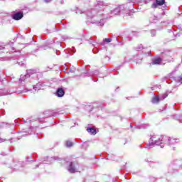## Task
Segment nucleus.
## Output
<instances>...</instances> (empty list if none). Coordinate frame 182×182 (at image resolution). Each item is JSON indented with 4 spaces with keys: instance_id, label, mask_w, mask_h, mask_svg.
Wrapping results in <instances>:
<instances>
[{
    "instance_id": "1",
    "label": "nucleus",
    "mask_w": 182,
    "mask_h": 182,
    "mask_svg": "<svg viewBox=\"0 0 182 182\" xmlns=\"http://www.w3.org/2000/svg\"><path fill=\"white\" fill-rule=\"evenodd\" d=\"M140 4V0H128L126 4H121L117 8L111 10L109 13L105 11H109L107 4L105 1H97L95 6L91 10L86 12L82 10H77L76 14H85L87 19H91L90 23L97 25V26H103L106 23L107 19H110L114 15H122L124 18L131 16L134 14V5Z\"/></svg>"
},
{
    "instance_id": "2",
    "label": "nucleus",
    "mask_w": 182,
    "mask_h": 182,
    "mask_svg": "<svg viewBox=\"0 0 182 182\" xmlns=\"http://www.w3.org/2000/svg\"><path fill=\"white\" fill-rule=\"evenodd\" d=\"M168 140L167 136L153 135L150 137L149 143L146 144L145 149H153L155 146H160L161 149L164 148V141Z\"/></svg>"
},
{
    "instance_id": "3",
    "label": "nucleus",
    "mask_w": 182,
    "mask_h": 182,
    "mask_svg": "<svg viewBox=\"0 0 182 182\" xmlns=\"http://www.w3.org/2000/svg\"><path fill=\"white\" fill-rule=\"evenodd\" d=\"M26 73L28 77H33L36 80H39L43 76V73L41 72L38 68L27 70Z\"/></svg>"
},
{
    "instance_id": "4",
    "label": "nucleus",
    "mask_w": 182,
    "mask_h": 182,
    "mask_svg": "<svg viewBox=\"0 0 182 182\" xmlns=\"http://www.w3.org/2000/svg\"><path fill=\"white\" fill-rule=\"evenodd\" d=\"M173 56H174V53L169 50H164L161 53V58L164 62H173Z\"/></svg>"
},
{
    "instance_id": "5",
    "label": "nucleus",
    "mask_w": 182,
    "mask_h": 182,
    "mask_svg": "<svg viewBox=\"0 0 182 182\" xmlns=\"http://www.w3.org/2000/svg\"><path fill=\"white\" fill-rule=\"evenodd\" d=\"M62 158H59L58 156H53V157H45L43 159L40 160V164L36 165V168L39 167L41 164H50L53 161H62Z\"/></svg>"
},
{
    "instance_id": "6",
    "label": "nucleus",
    "mask_w": 182,
    "mask_h": 182,
    "mask_svg": "<svg viewBox=\"0 0 182 182\" xmlns=\"http://www.w3.org/2000/svg\"><path fill=\"white\" fill-rule=\"evenodd\" d=\"M68 171L69 173H80V167L79 166V164L77 161H71L68 162Z\"/></svg>"
},
{
    "instance_id": "7",
    "label": "nucleus",
    "mask_w": 182,
    "mask_h": 182,
    "mask_svg": "<svg viewBox=\"0 0 182 182\" xmlns=\"http://www.w3.org/2000/svg\"><path fill=\"white\" fill-rule=\"evenodd\" d=\"M55 96H57V97H63V96H65V89L62 87H58L56 90Z\"/></svg>"
},
{
    "instance_id": "8",
    "label": "nucleus",
    "mask_w": 182,
    "mask_h": 182,
    "mask_svg": "<svg viewBox=\"0 0 182 182\" xmlns=\"http://www.w3.org/2000/svg\"><path fill=\"white\" fill-rule=\"evenodd\" d=\"M167 139L166 141H164V144H167L168 146H173V144H176L177 143V139H171L168 136H167Z\"/></svg>"
},
{
    "instance_id": "9",
    "label": "nucleus",
    "mask_w": 182,
    "mask_h": 182,
    "mask_svg": "<svg viewBox=\"0 0 182 182\" xmlns=\"http://www.w3.org/2000/svg\"><path fill=\"white\" fill-rule=\"evenodd\" d=\"M23 18V13L22 12H17L12 15V18L14 21H21Z\"/></svg>"
},
{
    "instance_id": "10",
    "label": "nucleus",
    "mask_w": 182,
    "mask_h": 182,
    "mask_svg": "<svg viewBox=\"0 0 182 182\" xmlns=\"http://www.w3.org/2000/svg\"><path fill=\"white\" fill-rule=\"evenodd\" d=\"M84 75H86L88 77H90L92 76H98L99 75V72L97 70H94V71H85L83 73Z\"/></svg>"
},
{
    "instance_id": "11",
    "label": "nucleus",
    "mask_w": 182,
    "mask_h": 182,
    "mask_svg": "<svg viewBox=\"0 0 182 182\" xmlns=\"http://www.w3.org/2000/svg\"><path fill=\"white\" fill-rule=\"evenodd\" d=\"M45 117H50L53 116L54 117L58 116V112H55V111L52 110H47L44 112Z\"/></svg>"
},
{
    "instance_id": "12",
    "label": "nucleus",
    "mask_w": 182,
    "mask_h": 182,
    "mask_svg": "<svg viewBox=\"0 0 182 182\" xmlns=\"http://www.w3.org/2000/svg\"><path fill=\"white\" fill-rule=\"evenodd\" d=\"M43 82H38L36 85L33 86V93H36L37 90H41V87H43Z\"/></svg>"
},
{
    "instance_id": "13",
    "label": "nucleus",
    "mask_w": 182,
    "mask_h": 182,
    "mask_svg": "<svg viewBox=\"0 0 182 182\" xmlns=\"http://www.w3.org/2000/svg\"><path fill=\"white\" fill-rule=\"evenodd\" d=\"M133 60L134 62H136V63H141V60H143V55H134Z\"/></svg>"
},
{
    "instance_id": "14",
    "label": "nucleus",
    "mask_w": 182,
    "mask_h": 182,
    "mask_svg": "<svg viewBox=\"0 0 182 182\" xmlns=\"http://www.w3.org/2000/svg\"><path fill=\"white\" fill-rule=\"evenodd\" d=\"M163 58H154L152 62H151V65H161L163 62Z\"/></svg>"
},
{
    "instance_id": "15",
    "label": "nucleus",
    "mask_w": 182,
    "mask_h": 182,
    "mask_svg": "<svg viewBox=\"0 0 182 182\" xmlns=\"http://www.w3.org/2000/svg\"><path fill=\"white\" fill-rule=\"evenodd\" d=\"M28 77H29V76L28 75L27 73L26 75H21L20 76L19 83H22V82H25V80H26Z\"/></svg>"
},
{
    "instance_id": "16",
    "label": "nucleus",
    "mask_w": 182,
    "mask_h": 182,
    "mask_svg": "<svg viewBox=\"0 0 182 182\" xmlns=\"http://www.w3.org/2000/svg\"><path fill=\"white\" fill-rule=\"evenodd\" d=\"M112 42V38H105L102 42L100 43L101 46H105L106 43H110Z\"/></svg>"
},
{
    "instance_id": "17",
    "label": "nucleus",
    "mask_w": 182,
    "mask_h": 182,
    "mask_svg": "<svg viewBox=\"0 0 182 182\" xmlns=\"http://www.w3.org/2000/svg\"><path fill=\"white\" fill-rule=\"evenodd\" d=\"M159 21V18L156 16H152L151 17L149 18V22L151 23H156Z\"/></svg>"
},
{
    "instance_id": "18",
    "label": "nucleus",
    "mask_w": 182,
    "mask_h": 182,
    "mask_svg": "<svg viewBox=\"0 0 182 182\" xmlns=\"http://www.w3.org/2000/svg\"><path fill=\"white\" fill-rule=\"evenodd\" d=\"M87 132H88V133H90V134H96L97 132L94 128L92 127H88L87 128Z\"/></svg>"
},
{
    "instance_id": "19",
    "label": "nucleus",
    "mask_w": 182,
    "mask_h": 182,
    "mask_svg": "<svg viewBox=\"0 0 182 182\" xmlns=\"http://www.w3.org/2000/svg\"><path fill=\"white\" fill-rule=\"evenodd\" d=\"M85 40L87 41L89 43L92 45L94 42H95V41H96V38H95V37H90V38H87Z\"/></svg>"
},
{
    "instance_id": "20",
    "label": "nucleus",
    "mask_w": 182,
    "mask_h": 182,
    "mask_svg": "<svg viewBox=\"0 0 182 182\" xmlns=\"http://www.w3.org/2000/svg\"><path fill=\"white\" fill-rule=\"evenodd\" d=\"M20 133L22 134L21 136H28V134H31V133H29V131L26 129H23Z\"/></svg>"
},
{
    "instance_id": "21",
    "label": "nucleus",
    "mask_w": 182,
    "mask_h": 182,
    "mask_svg": "<svg viewBox=\"0 0 182 182\" xmlns=\"http://www.w3.org/2000/svg\"><path fill=\"white\" fill-rule=\"evenodd\" d=\"M160 97L155 96L152 98V103H159V102H160Z\"/></svg>"
},
{
    "instance_id": "22",
    "label": "nucleus",
    "mask_w": 182,
    "mask_h": 182,
    "mask_svg": "<svg viewBox=\"0 0 182 182\" xmlns=\"http://www.w3.org/2000/svg\"><path fill=\"white\" fill-rule=\"evenodd\" d=\"M156 2L158 4L159 6H161V5H164V4H166L165 0H156Z\"/></svg>"
},
{
    "instance_id": "23",
    "label": "nucleus",
    "mask_w": 182,
    "mask_h": 182,
    "mask_svg": "<svg viewBox=\"0 0 182 182\" xmlns=\"http://www.w3.org/2000/svg\"><path fill=\"white\" fill-rule=\"evenodd\" d=\"M49 45H52V42L48 43V46H41V49H43V50H46V49H49V48H50V46H49Z\"/></svg>"
},
{
    "instance_id": "24",
    "label": "nucleus",
    "mask_w": 182,
    "mask_h": 182,
    "mask_svg": "<svg viewBox=\"0 0 182 182\" xmlns=\"http://www.w3.org/2000/svg\"><path fill=\"white\" fill-rule=\"evenodd\" d=\"M65 146L66 147H72L73 146V142L70 141H66Z\"/></svg>"
},
{
    "instance_id": "25",
    "label": "nucleus",
    "mask_w": 182,
    "mask_h": 182,
    "mask_svg": "<svg viewBox=\"0 0 182 182\" xmlns=\"http://www.w3.org/2000/svg\"><path fill=\"white\" fill-rule=\"evenodd\" d=\"M146 163H149L150 166H153V164H156V163H157L154 161H151V159H146Z\"/></svg>"
},
{
    "instance_id": "26",
    "label": "nucleus",
    "mask_w": 182,
    "mask_h": 182,
    "mask_svg": "<svg viewBox=\"0 0 182 182\" xmlns=\"http://www.w3.org/2000/svg\"><path fill=\"white\" fill-rule=\"evenodd\" d=\"M136 50L137 52H140V50H143V45H139L136 48Z\"/></svg>"
},
{
    "instance_id": "27",
    "label": "nucleus",
    "mask_w": 182,
    "mask_h": 182,
    "mask_svg": "<svg viewBox=\"0 0 182 182\" xmlns=\"http://www.w3.org/2000/svg\"><path fill=\"white\" fill-rule=\"evenodd\" d=\"M167 96H168V93H165V94L162 95L160 97V100H164V99H166V97H167Z\"/></svg>"
},
{
    "instance_id": "28",
    "label": "nucleus",
    "mask_w": 182,
    "mask_h": 182,
    "mask_svg": "<svg viewBox=\"0 0 182 182\" xmlns=\"http://www.w3.org/2000/svg\"><path fill=\"white\" fill-rule=\"evenodd\" d=\"M147 127H149V124H141L139 126V129H147Z\"/></svg>"
},
{
    "instance_id": "29",
    "label": "nucleus",
    "mask_w": 182,
    "mask_h": 182,
    "mask_svg": "<svg viewBox=\"0 0 182 182\" xmlns=\"http://www.w3.org/2000/svg\"><path fill=\"white\" fill-rule=\"evenodd\" d=\"M17 63L19 66H25V59L23 61L17 62Z\"/></svg>"
},
{
    "instance_id": "30",
    "label": "nucleus",
    "mask_w": 182,
    "mask_h": 182,
    "mask_svg": "<svg viewBox=\"0 0 182 182\" xmlns=\"http://www.w3.org/2000/svg\"><path fill=\"white\" fill-rule=\"evenodd\" d=\"M32 90H29V89H24L20 91V93H26V92H31Z\"/></svg>"
},
{
    "instance_id": "31",
    "label": "nucleus",
    "mask_w": 182,
    "mask_h": 182,
    "mask_svg": "<svg viewBox=\"0 0 182 182\" xmlns=\"http://www.w3.org/2000/svg\"><path fill=\"white\" fill-rule=\"evenodd\" d=\"M157 6H160L156 3V1L153 3L151 5V8H154V9L157 8Z\"/></svg>"
},
{
    "instance_id": "32",
    "label": "nucleus",
    "mask_w": 182,
    "mask_h": 182,
    "mask_svg": "<svg viewBox=\"0 0 182 182\" xmlns=\"http://www.w3.org/2000/svg\"><path fill=\"white\" fill-rule=\"evenodd\" d=\"M9 46H11L12 50H15V48L13 47V46H14V42L10 41V42L9 43Z\"/></svg>"
},
{
    "instance_id": "33",
    "label": "nucleus",
    "mask_w": 182,
    "mask_h": 182,
    "mask_svg": "<svg viewBox=\"0 0 182 182\" xmlns=\"http://www.w3.org/2000/svg\"><path fill=\"white\" fill-rule=\"evenodd\" d=\"M61 38L63 39L62 41H66V39H70V38L68 36H62Z\"/></svg>"
},
{
    "instance_id": "34",
    "label": "nucleus",
    "mask_w": 182,
    "mask_h": 182,
    "mask_svg": "<svg viewBox=\"0 0 182 182\" xmlns=\"http://www.w3.org/2000/svg\"><path fill=\"white\" fill-rule=\"evenodd\" d=\"M151 36H156V30H151Z\"/></svg>"
},
{
    "instance_id": "35",
    "label": "nucleus",
    "mask_w": 182,
    "mask_h": 182,
    "mask_svg": "<svg viewBox=\"0 0 182 182\" xmlns=\"http://www.w3.org/2000/svg\"><path fill=\"white\" fill-rule=\"evenodd\" d=\"M38 122H39L40 123H43V122H45V118H39V119H38Z\"/></svg>"
},
{
    "instance_id": "36",
    "label": "nucleus",
    "mask_w": 182,
    "mask_h": 182,
    "mask_svg": "<svg viewBox=\"0 0 182 182\" xmlns=\"http://www.w3.org/2000/svg\"><path fill=\"white\" fill-rule=\"evenodd\" d=\"M15 124L16 126L17 124H19V119L15 120V121H14V124Z\"/></svg>"
},
{
    "instance_id": "37",
    "label": "nucleus",
    "mask_w": 182,
    "mask_h": 182,
    "mask_svg": "<svg viewBox=\"0 0 182 182\" xmlns=\"http://www.w3.org/2000/svg\"><path fill=\"white\" fill-rule=\"evenodd\" d=\"M149 179H151V182H155L156 181V178H154V177H151V178H149Z\"/></svg>"
},
{
    "instance_id": "38",
    "label": "nucleus",
    "mask_w": 182,
    "mask_h": 182,
    "mask_svg": "<svg viewBox=\"0 0 182 182\" xmlns=\"http://www.w3.org/2000/svg\"><path fill=\"white\" fill-rule=\"evenodd\" d=\"M46 4H49V2H52V0H43Z\"/></svg>"
},
{
    "instance_id": "39",
    "label": "nucleus",
    "mask_w": 182,
    "mask_h": 182,
    "mask_svg": "<svg viewBox=\"0 0 182 182\" xmlns=\"http://www.w3.org/2000/svg\"><path fill=\"white\" fill-rule=\"evenodd\" d=\"M5 141V139L0 138V143H4Z\"/></svg>"
},
{
    "instance_id": "40",
    "label": "nucleus",
    "mask_w": 182,
    "mask_h": 182,
    "mask_svg": "<svg viewBox=\"0 0 182 182\" xmlns=\"http://www.w3.org/2000/svg\"><path fill=\"white\" fill-rule=\"evenodd\" d=\"M1 156H6V153L2 152V153L1 154Z\"/></svg>"
},
{
    "instance_id": "41",
    "label": "nucleus",
    "mask_w": 182,
    "mask_h": 182,
    "mask_svg": "<svg viewBox=\"0 0 182 182\" xmlns=\"http://www.w3.org/2000/svg\"><path fill=\"white\" fill-rule=\"evenodd\" d=\"M178 79L180 80V82L182 83V77H179Z\"/></svg>"
},
{
    "instance_id": "42",
    "label": "nucleus",
    "mask_w": 182,
    "mask_h": 182,
    "mask_svg": "<svg viewBox=\"0 0 182 182\" xmlns=\"http://www.w3.org/2000/svg\"><path fill=\"white\" fill-rule=\"evenodd\" d=\"M29 122H31V120L27 119L26 121H25V123H29Z\"/></svg>"
},
{
    "instance_id": "43",
    "label": "nucleus",
    "mask_w": 182,
    "mask_h": 182,
    "mask_svg": "<svg viewBox=\"0 0 182 182\" xmlns=\"http://www.w3.org/2000/svg\"><path fill=\"white\" fill-rule=\"evenodd\" d=\"M57 43H58L59 46H62V45H60V41L57 42Z\"/></svg>"
},
{
    "instance_id": "44",
    "label": "nucleus",
    "mask_w": 182,
    "mask_h": 182,
    "mask_svg": "<svg viewBox=\"0 0 182 182\" xmlns=\"http://www.w3.org/2000/svg\"><path fill=\"white\" fill-rule=\"evenodd\" d=\"M93 53L96 54L97 52L95 51V50H92Z\"/></svg>"
},
{
    "instance_id": "45",
    "label": "nucleus",
    "mask_w": 182,
    "mask_h": 182,
    "mask_svg": "<svg viewBox=\"0 0 182 182\" xmlns=\"http://www.w3.org/2000/svg\"><path fill=\"white\" fill-rule=\"evenodd\" d=\"M56 53H57V55H60V53L58 50H56Z\"/></svg>"
},
{
    "instance_id": "46",
    "label": "nucleus",
    "mask_w": 182,
    "mask_h": 182,
    "mask_svg": "<svg viewBox=\"0 0 182 182\" xmlns=\"http://www.w3.org/2000/svg\"><path fill=\"white\" fill-rule=\"evenodd\" d=\"M70 72H72L73 73H74L75 70H70Z\"/></svg>"
},
{
    "instance_id": "47",
    "label": "nucleus",
    "mask_w": 182,
    "mask_h": 182,
    "mask_svg": "<svg viewBox=\"0 0 182 182\" xmlns=\"http://www.w3.org/2000/svg\"><path fill=\"white\" fill-rule=\"evenodd\" d=\"M92 46H94V48H96V46L95 44H92Z\"/></svg>"
},
{
    "instance_id": "48",
    "label": "nucleus",
    "mask_w": 182,
    "mask_h": 182,
    "mask_svg": "<svg viewBox=\"0 0 182 182\" xmlns=\"http://www.w3.org/2000/svg\"><path fill=\"white\" fill-rule=\"evenodd\" d=\"M1 113H2V114H4V110H1Z\"/></svg>"
},
{
    "instance_id": "49",
    "label": "nucleus",
    "mask_w": 182,
    "mask_h": 182,
    "mask_svg": "<svg viewBox=\"0 0 182 182\" xmlns=\"http://www.w3.org/2000/svg\"><path fill=\"white\" fill-rule=\"evenodd\" d=\"M73 52L75 53V52H76V50H73Z\"/></svg>"
},
{
    "instance_id": "50",
    "label": "nucleus",
    "mask_w": 182,
    "mask_h": 182,
    "mask_svg": "<svg viewBox=\"0 0 182 182\" xmlns=\"http://www.w3.org/2000/svg\"><path fill=\"white\" fill-rule=\"evenodd\" d=\"M15 41H16V38H14V42H15Z\"/></svg>"
},
{
    "instance_id": "51",
    "label": "nucleus",
    "mask_w": 182,
    "mask_h": 182,
    "mask_svg": "<svg viewBox=\"0 0 182 182\" xmlns=\"http://www.w3.org/2000/svg\"><path fill=\"white\" fill-rule=\"evenodd\" d=\"M94 82H97V80H94Z\"/></svg>"
},
{
    "instance_id": "52",
    "label": "nucleus",
    "mask_w": 182,
    "mask_h": 182,
    "mask_svg": "<svg viewBox=\"0 0 182 182\" xmlns=\"http://www.w3.org/2000/svg\"><path fill=\"white\" fill-rule=\"evenodd\" d=\"M164 14H165L164 12H163V13H162V15H164Z\"/></svg>"
},
{
    "instance_id": "53",
    "label": "nucleus",
    "mask_w": 182,
    "mask_h": 182,
    "mask_svg": "<svg viewBox=\"0 0 182 182\" xmlns=\"http://www.w3.org/2000/svg\"><path fill=\"white\" fill-rule=\"evenodd\" d=\"M31 83H32L33 81H32V80H31Z\"/></svg>"
},
{
    "instance_id": "54",
    "label": "nucleus",
    "mask_w": 182,
    "mask_h": 182,
    "mask_svg": "<svg viewBox=\"0 0 182 182\" xmlns=\"http://www.w3.org/2000/svg\"><path fill=\"white\" fill-rule=\"evenodd\" d=\"M149 55H150V52H149Z\"/></svg>"
},
{
    "instance_id": "55",
    "label": "nucleus",
    "mask_w": 182,
    "mask_h": 182,
    "mask_svg": "<svg viewBox=\"0 0 182 182\" xmlns=\"http://www.w3.org/2000/svg\"><path fill=\"white\" fill-rule=\"evenodd\" d=\"M21 164V163H18V165Z\"/></svg>"
}]
</instances>
